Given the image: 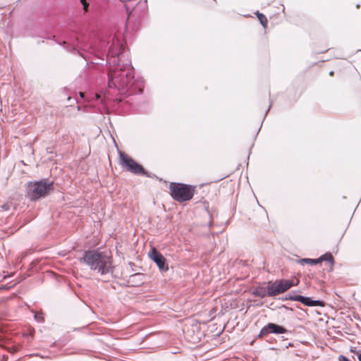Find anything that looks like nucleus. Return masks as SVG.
Returning a JSON list of instances; mask_svg holds the SVG:
<instances>
[{
    "mask_svg": "<svg viewBox=\"0 0 361 361\" xmlns=\"http://www.w3.org/2000/svg\"><path fill=\"white\" fill-rule=\"evenodd\" d=\"M125 56L126 52L121 42L113 38L106 54L107 62L114 67L108 73V86L117 89L126 95L141 94L144 87L143 81L135 78L133 68L129 60L121 63V59Z\"/></svg>",
    "mask_w": 361,
    "mask_h": 361,
    "instance_id": "nucleus-1",
    "label": "nucleus"
},
{
    "mask_svg": "<svg viewBox=\"0 0 361 361\" xmlns=\"http://www.w3.org/2000/svg\"><path fill=\"white\" fill-rule=\"evenodd\" d=\"M92 271L102 276H112L114 267L112 258L105 252L99 250H87L80 259Z\"/></svg>",
    "mask_w": 361,
    "mask_h": 361,
    "instance_id": "nucleus-2",
    "label": "nucleus"
},
{
    "mask_svg": "<svg viewBox=\"0 0 361 361\" xmlns=\"http://www.w3.org/2000/svg\"><path fill=\"white\" fill-rule=\"evenodd\" d=\"M53 182L46 179L30 181L26 184V195L30 201L35 202L47 196L53 190Z\"/></svg>",
    "mask_w": 361,
    "mask_h": 361,
    "instance_id": "nucleus-3",
    "label": "nucleus"
},
{
    "mask_svg": "<svg viewBox=\"0 0 361 361\" xmlns=\"http://www.w3.org/2000/svg\"><path fill=\"white\" fill-rule=\"evenodd\" d=\"M169 188L172 198L183 202L192 198L195 187L180 183H171Z\"/></svg>",
    "mask_w": 361,
    "mask_h": 361,
    "instance_id": "nucleus-4",
    "label": "nucleus"
},
{
    "mask_svg": "<svg viewBox=\"0 0 361 361\" xmlns=\"http://www.w3.org/2000/svg\"><path fill=\"white\" fill-rule=\"evenodd\" d=\"M120 164L129 172L135 175H142L149 177L147 171L145 170L142 165L137 163L128 154L120 152Z\"/></svg>",
    "mask_w": 361,
    "mask_h": 361,
    "instance_id": "nucleus-5",
    "label": "nucleus"
},
{
    "mask_svg": "<svg viewBox=\"0 0 361 361\" xmlns=\"http://www.w3.org/2000/svg\"><path fill=\"white\" fill-rule=\"evenodd\" d=\"M271 293L273 297L279 295L281 293H285L294 286H298L299 280H297L295 283L290 280L279 279L276 280L274 282L269 281Z\"/></svg>",
    "mask_w": 361,
    "mask_h": 361,
    "instance_id": "nucleus-6",
    "label": "nucleus"
},
{
    "mask_svg": "<svg viewBox=\"0 0 361 361\" xmlns=\"http://www.w3.org/2000/svg\"><path fill=\"white\" fill-rule=\"evenodd\" d=\"M287 332H288V330L286 329L283 326L274 323H268L261 329L257 337L261 338L267 336L269 334H282Z\"/></svg>",
    "mask_w": 361,
    "mask_h": 361,
    "instance_id": "nucleus-7",
    "label": "nucleus"
},
{
    "mask_svg": "<svg viewBox=\"0 0 361 361\" xmlns=\"http://www.w3.org/2000/svg\"><path fill=\"white\" fill-rule=\"evenodd\" d=\"M149 256L155 262L160 271H166L169 269L168 265L166 263L165 257L155 248H152L149 253Z\"/></svg>",
    "mask_w": 361,
    "mask_h": 361,
    "instance_id": "nucleus-8",
    "label": "nucleus"
},
{
    "mask_svg": "<svg viewBox=\"0 0 361 361\" xmlns=\"http://www.w3.org/2000/svg\"><path fill=\"white\" fill-rule=\"evenodd\" d=\"M252 295L255 297H259L261 298H264L266 297H273L269 282L267 283L266 286L256 287L252 292Z\"/></svg>",
    "mask_w": 361,
    "mask_h": 361,
    "instance_id": "nucleus-9",
    "label": "nucleus"
},
{
    "mask_svg": "<svg viewBox=\"0 0 361 361\" xmlns=\"http://www.w3.org/2000/svg\"><path fill=\"white\" fill-rule=\"evenodd\" d=\"M145 276L142 273H135L129 276L127 282L128 286L139 287L144 283Z\"/></svg>",
    "mask_w": 361,
    "mask_h": 361,
    "instance_id": "nucleus-10",
    "label": "nucleus"
},
{
    "mask_svg": "<svg viewBox=\"0 0 361 361\" xmlns=\"http://www.w3.org/2000/svg\"><path fill=\"white\" fill-rule=\"evenodd\" d=\"M298 262L300 264L305 263V264H310V265H315V264L320 263V260L319 258H317V259L302 258V259H300Z\"/></svg>",
    "mask_w": 361,
    "mask_h": 361,
    "instance_id": "nucleus-11",
    "label": "nucleus"
},
{
    "mask_svg": "<svg viewBox=\"0 0 361 361\" xmlns=\"http://www.w3.org/2000/svg\"><path fill=\"white\" fill-rule=\"evenodd\" d=\"M319 259L320 260V262H322L323 261H326V262H330L331 264H333L334 263V259L333 255H331V252L325 253L324 255H323L320 257H319Z\"/></svg>",
    "mask_w": 361,
    "mask_h": 361,
    "instance_id": "nucleus-12",
    "label": "nucleus"
},
{
    "mask_svg": "<svg viewBox=\"0 0 361 361\" xmlns=\"http://www.w3.org/2000/svg\"><path fill=\"white\" fill-rule=\"evenodd\" d=\"M298 298H300V295H297L293 292H290L286 295L285 298H282L283 300H292V301H298Z\"/></svg>",
    "mask_w": 361,
    "mask_h": 361,
    "instance_id": "nucleus-13",
    "label": "nucleus"
},
{
    "mask_svg": "<svg viewBox=\"0 0 361 361\" xmlns=\"http://www.w3.org/2000/svg\"><path fill=\"white\" fill-rule=\"evenodd\" d=\"M256 15L260 23L263 25L264 27H266L267 25V17L263 13H261L258 11L256 13Z\"/></svg>",
    "mask_w": 361,
    "mask_h": 361,
    "instance_id": "nucleus-14",
    "label": "nucleus"
},
{
    "mask_svg": "<svg viewBox=\"0 0 361 361\" xmlns=\"http://www.w3.org/2000/svg\"><path fill=\"white\" fill-rule=\"evenodd\" d=\"M311 300L312 298L310 297H305L303 295H300V298H298V302H300L303 305L310 307L311 306Z\"/></svg>",
    "mask_w": 361,
    "mask_h": 361,
    "instance_id": "nucleus-15",
    "label": "nucleus"
},
{
    "mask_svg": "<svg viewBox=\"0 0 361 361\" xmlns=\"http://www.w3.org/2000/svg\"><path fill=\"white\" fill-rule=\"evenodd\" d=\"M324 305V302L322 300H311V306L310 307H323Z\"/></svg>",
    "mask_w": 361,
    "mask_h": 361,
    "instance_id": "nucleus-16",
    "label": "nucleus"
},
{
    "mask_svg": "<svg viewBox=\"0 0 361 361\" xmlns=\"http://www.w3.org/2000/svg\"><path fill=\"white\" fill-rule=\"evenodd\" d=\"M100 46L98 48L100 50H105L106 47L108 46L109 43L105 42L104 41H102L100 42Z\"/></svg>",
    "mask_w": 361,
    "mask_h": 361,
    "instance_id": "nucleus-17",
    "label": "nucleus"
},
{
    "mask_svg": "<svg viewBox=\"0 0 361 361\" xmlns=\"http://www.w3.org/2000/svg\"><path fill=\"white\" fill-rule=\"evenodd\" d=\"M350 351L355 353L357 356L358 360L361 361V350L356 351L351 349Z\"/></svg>",
    "mask_w": 361,
    "mask_h": 361,
    "instance_id": "nucleus-18",
    "label": "nucleus"
},
{
    "mask_svg": "<svg viewBox=\"0 0 361 361\" xmlns=\"http://www.w3.org/2000/svg\"><path fill=\"white\" fill-rule=\"evenodd\" d=\"M338 360V361H350L348 358L343 355H339Z\"/></svg>",
    "mask_w": 361,
    "mask_h": 361,
    "instance_id": "nucleus-19",
    "label": "nucleus"
},
{
    "mask_svg": "<svg viewBox=\"0 0 361 361\" xmlns=\"http://www.w3.org/2000/svg\"><path fill=\"white\" fill-rule=\"evenodd\" d=\"M35 318L37 322H42L43 320V317L42 315H38L37 314H35Z\"/></svg>",
    "mask_w": 361,
    "mask_h": 361,
    "instance_id": "nucleus-20",
    "label": "nucleus"
},
{
    "mask_svg": "<svg viewBox=\"0 0 361 361\" xmlns=\"http://www.w3.org/2000/svg\"><path fill=\"white\" fill-rule=\"evenodd\" d=\"M83 6V9L85 12L87 11L88 10V6L89 4H87V2H86L85 4L82 5Z\"/></svg>",
    "mask_w": 361,
    "mask_h": 361,
    "instance_id": "nucleus-21",
    "label": "nucleus"
},
{
    "mask_svg": "<svg viewBox=\"0 0 361 361\" xmlns=\"http://www.w3.org/2000/svg\"><path fill=\"white\" fill-rule=\"evenodd\" d=\"M2 209L4 210H8L9 209L8 204H4V205H2Z\"/></svg>",
    "mask_w": 361,
    "mask_h": 361,
    "instance_id": "nucleus-22",
    "label": "nucleus"
},
{
    "mask_svg": "<svg viewBox=\"0 0 361 361\" xmlns=\"http://www.w3.org/2000/svg\"><path fill=\"white\" fill-rule=\"evenodd\" d=\"M282 307V308L286 309V310L293 311V308H291V307H287V306H286V305H282V307Z\"/></svg>",
    "mask_w": 361,
    "mask_h": 361,
    "instance_id": "nucleus-23",
    "label": "nucleus"
},
{
    "mask_svg": "<svg viewBox=\"0 0 361 361\" xmlns=\"http://www.w3.org/2000/svg\"><path fill=\"white\" fill-rule=\"evenodd\" d=\"M95 97H96L97 99H101L102 103H103V99H101V96L99 94H96Z\"/></svg>",
    "mask_w": 361,
    "mask_h": 361,
    "instance_id": "nucleus-24",
    "label": "nucleus"
},
{
    "mask_svg": "<svg viewBox=\"0 0 361 361\" xmlns=\"http://www.w3.org/2000/svg\"><path fill=\"white\" fill-rule=\"evenodd\" d=\"M80 3L83 5L87 2V0H80Z\"/></svg>",
    "mask_w": 361,
    "mask_h": 361,
    "instance_id": "nucleus-25",
    "label": "nucleus"
},
{
    "mask_svg": "<svg viewBox=\"0 0 361 361\" xmlns=\"http://www.w3.org/2000/svg\"><path fill=\"white\" fill-rule=\"evenodd\" d=\"M271 105L270 104V105H269V108L267 109V111H266V114H265V115H267V114H268V112H269V109H270V108H271Z\"/></svg>",
    "mask_w": 361,
    "mask_h": 361,
    "instance_id": "nucleus-26",
    "label": "nucleus"
},
{
    "mask_svg": "<svg viewBox=\"0 0 361 361\" xmlns=\"http://www.w3.org/2000/svg\"><path fill=\"white\" fill-rule=\"evenodd\" d=\"M80 95L82 98H83L84 97V93L83 92H80Z\"/></svg>",
    "mask_w": 361,
    "mask_h": 361,
    "instance_id": "nucleus-27",
    "label": "nucleus"
},
{
    "mask_svg": "<svg viewBox=\"0 0 361 361\" xmlns=\"http://www.w3.org/2000/svg\"><path fill=\"white\" fill-rule=\"evenodd\" d=\"M329 74L333 75V71H330Z\"/></svg>",
    "mask_w": 361,
    "mask_h": 361,
    "instance_id": "nucleus-28",
    "label": "nucleus"
}]
</instances>
